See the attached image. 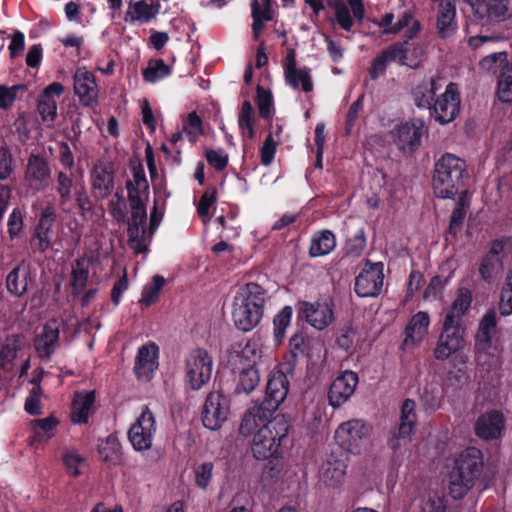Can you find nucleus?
<instances>
[{
  "mask_svg": "<svg viewBox=\"0 0 512 512\" xmlns=\"http://www.w3.org/2000/svg\"><path fill=\"white\" fill-rule=\"evenodd\" d=\"M268 299L267 290L257 283L249 282L239 287L233 300L232 319L235 326L244 332L255 328L263 317Z\"/></svg>",
  "mask_w": 512,
  "mask_h": 512,
  "instance_id": "1",
  "label": "nucleus"
},
{
  "mask_svg": "<svg viewBox=\"0 0 512 512\" xmlns=\"http://www.w3.org/2000/svg\"><path fill=\"white\" fill-rule=\"evenodd\" d=\"M472 293L467 288H460L452 304L451 311L446 315L443 331L434 350L435 358L445 360L462 348L464 339L461 333V318L469 310Z\"/></svg>",
  "mask_w": 512,
  "mask_h": 512,
  "instance_id": "2",
  "label": "nucleus"
},
{
  "mask_svg": "<svg viewBox=\"0 0 512 512\" xmlns=\"http://www.w3.org/2000/svg\"><path fill=\"white\" fill-rule=\"evenodd\" d=\"M436 82L431 79L418 86V108H427L431 118L441 125L451 123L460 112L461 94L456 83L450 82L441 95L436 97Z\"/></svg>",
  "mask_w": 512,
  "mask_h": 512,
  "instance_id": "3",
  "label": "nucleus"
},
{
  "mask_svg": "<svg viewBox=\"0 0 512 512\" xmlns=\"http://www.w3.org/2000/svg\"><path fill=\"white\" fill-rule=\"evenodd\" d=\"M469 180L466 161L454 154L445 153L434 166L432 188L440 199H455L461 189L467 187Z\"/></svg>",
  "mask_w": 512,
  "mask_h": 512,
  "instance_id": "4",
  "label": "nucleus"
},
{
  "mask_svg": "<svg viewBox=\"0 0 512 512\" xmlns=\"http://www.w3.org/2000/svg\"><path fill=\"white\" fill-rule=\"evenodd\" d=\"M484 470V454L481 449L470 446L455 458L449 474V493L455 500L462 499L475 485Z\"/></svg>",
  "mask_w": 512,
  "mask_h": 512,
  "instance_id": "5",
  "label": "nucleus"
},
{
  "mask_svg": "<svg viewBox=\"0 0 512 512\" xmlns=\"http://www.w3.org/2000/svg\"><path fill=\"white\" fill-rule=\"evenodd\" d=\"M289 423L284 415L273 417L264 427L253 433L251 450L253 456L258 460H275L276 466L282 455V442L287 438Z\"/></svg>",
  "mask_w": 512,
  "mask_h": 512,
  "instance_id": "6",
  "label": "nucleus"
},
{
  "mask_svg": "<svg viewBox=\"0 0 512 512\" xmlns=\"http://www.w3.org/2000/svg\"><path fill=\"white\" fill-rule=\"evenodd\" d=\"M213 360L204 348L192 349L184 358V383L192 390H200L211 379Z\"/></svg>",
  "mask_w": 512,
  "mask_h": 512,
  "instance_id": "7",
  "label": "nucleus"
},
{
  "mask_svg": "<svg viewBox=\"0 0 512 512\" xmlns=\"http://www.w3.org/2000/svg\"><path fill=\"white\" fill-rule=\"evenodd\" d=\"M371 427L361 419L341 423L335 431L338 445L347 452L358 455L369 446Z\"/></svg>",
  "mask_w": 512,
  "mask_h": 512,
  "instance_id": "8",
  "label": "nucleus"
},
{
  "mask_svg": "<svg viewBox=\"0 0 512 512\" xmlns=\"http://www.w3.org/2000/svg\"><path fill=\"white\" fill-rule=\"evenodd\" d=\"M230 415V399L221 391L210 392L205 400L202 422L210 430H219Z\"/></svg>",
  "mask_w": 512,
  "mask_h": 512,
  "instance_id": "9",
  "label": "nucleus"
},
{
  "mask_svg": "<svg viewBox=\"0 0 512 512\" xmlns=\"http://www.w3.org/2000/svg\"><path fill=\"white\" fill-rule=\"evenodd\" d=\"M155 433V416L148 407H145L129 429V441L135 450L145 451L151 448Z\"/></svg>",
  "mask_w": 512,
  "mask_h": 512,
  "instance_id": "10",
  "label": "nucleus"
},
{
  "mask_svg": "<svg viewBox=\"0 0 512 512\" xmlns=\"http://www.w3.org/2000/svg\"><path fill=\"white\" fill-rule=\"evenodd\" d=\"M474 434L481 440L500 439L506 430V418L502 411L489 409L482 413L473 426Z\"/></svg>",
  "mask_w": 512,
  "mask_h": 512,
  "instance_id": "11",
  "label": "nucleus"
},
{
  "mask_svg": "<svg viewBox=\"0 0 512 512\" xmlns=\"http://www.w3.org/2000/svg\"><path fill=\"white\" fill-rule=\"evenodd\" d=\"M384 266L381 262H367L355 279V292L360 297H375L382 290L384 282Z\"/></svg>",
  "mask_w": 512,
  "mask_h": 512,
  "instance_id": "12",
  "label": "nucleus"
},
{
  "mask_svg": "<svg viewBox=\"0 0 512 512\" xmlns=\"http://www.w3.org/2000/svg\"><path fill=\"white\" fill-rule=\"evenodd\" d=\"M330 6L334 10L335 22L344 31H350L355 22L362 23L365 18L363 0H333Z\"/></svg>",
  "mask_w": 512,
  "mask_h": 512,
  "instance_id": "13",
  "label": "nucleus"
},
{
  "mask_svg": "<svg viewBox=\"0 0 512 512\" xmlns=\"http://www.w3.org/2000/svg\"><path fill=\"white\" fill-rule=\"evenodd\" d=\"M73 88L80 103L86 107H93L98 102L99 88L95 75L85 66L78 67L73 76Z\"/></svg>",
  "mask_w": 512,
  "mask_h": 512,
  "instance_id": "14",
  "label": "nucleus"
},
{
  "mask_svg": "<svg viewBox=\"0 0 512 512\" xmlns=\"http://www.w3.org/2000/svg\"><path fill=\"white\" fill-rule=\"evenodd\" d=\"M277 409L271 405H267L265 402L254 403L245 412L239 431L243 436H250L256 433L269 421H272V416Z\"/></svg>",
  "mask_w": 512,
  "mask_h": 512,
  "instance_id": "15",
  "label": "nucleus"
},
{
  "mask_svg": "<svg viewBox=\"0 0 512 512\" xmlns=\"http://www.w3.org/2000/svg\"><path fill=\"white\" fill-rule=\"evenodd\" d=\"M357 373L347 370L340 374L331 384L328 402L333 408L344 405L354 394L358 384Z\"/></svg>",
  "mask_w": 512,
  "mask_h": 512,
  "instance_id": "16",
  "label": "nucleus"
},
{
  "mask_svg": "<svg viewBox=\"0 0 512 512\" xmlns=\"http://www.w3.org/2000/svg\"><path fill=\"white\" fill-rule=\"evenodd\" d=\"M56 211L51 205L45 207L35 227L34 239L40 252H45L56 241Z\"/></svg>",
  "mask_w": 512,
  "mask_h": 512,
  "instance_id": "17",
  "label": "nucleus"
},
{
  "mask_svg": "<svg viewBox=\"0 0 512 512\" xmlns=\"http://www.w3.org/2000/svg\"><path fill=\"white\" fill-rule=\"evenodd\" d=\"M298 313L317 330H323L333 321V310L326 302H301Z\"/></svg>",
  "mask_w": 512,
  "mask_h": 512,
  "instance_id": "18",
  "label": "nucleus"
},
{
  "mask_svg": "<svg viewBox=\"0 0 512 512\" xmlns=\"http://www.w3.org/2000/svg\"><path fill=\"white\" fill-rule=\"evenodd\" d=\"M158 357L159 349L155 343L150 342L139 348L134 365L139 380L147 382L153 378L159 366Z\"/></svg>",
  "mask_w": 512,
  "mask_h": 512,
  "instance_id": "19",
  "label": "nucleus"
},
{
  "mask_svg": "<svg viewBox=\"0 0 512 512\" xmlns=\"http://www.w3.org/2000/svg\"><path fill=\"white\" fill-rule=\"evenodd\" d=\"M473 11L481 20L504 22L512 18V0H479Z\"/></svg>",
  "mask_w": 512,
  "mask_h": 512,
  "instance_id": "20",
  "label": "nucleus"
},
{
  "mask_svg": "<svg viewBox=\"0 0 512 512\" xmlns=\"http://www.w3.org/2000/svg\"><path fill=\"white\" fill-rule=\"evenodd\" d=\"M497 314L494 309H488L480 319L475 335L476 349L488 353L493 348V338L497 334Z\"/></svg>",
  "mask_w": 512,
  "mask_h": 512,
  "instance_id": "21",
  "label": "nucleus"
},
{
  "mask_svg": "<svg viewBox=\"0 0 512 512\" xmlns=\"http://www.w3.org/2000/svg\"><path fill=\"white\" fill-rule=\"evenodd\" d=\"M64 92V86L59 82L49 84L40 95L37 111L42 121L53 123L57 117V98Z\"/></svg>",
  "mask_w": 512,
  "mask_h": 512,
  "instance_id": "22",
  "label": "nucleus"
},
{
  "mask_svg": "<svg viewBox=\"0 0 512 512\" xmlns=\"http://www.w3.org/2000/svg\"><path fill=\"white\" fill-rule=\"evenodd\" d=\"M132 216L128 224L129 246L135 253H143L146 250L144 243V223L146 220V205L131 207Z\"/></svg>",
  "mask_w": 512,
  "mask_h": 512,
  "instance_id": "23",
  "label": "nucleus"
},
{
  "mask_svg": "<svg viewBox=\"0 0 512 512\" xmlns=\"http://www.w3.org/2000/svg\"><path fill=\"white\" fill-rule=\"evenodd\" d=\"M34 281V274L30 265L21 261L6 277L7 291L17 297L26 293L29 285Z\"/></svg>",
  "mask_w": 512,
  "mask_h": 512,
  "instance_id": "24",
  "label": "nucleus"
},
{
  "mask_svg": "<svg viewBox=\"0 0 512 512\" xmlns=\"http://www.w3.org/2000/svg\"><path fill=\"white\" fill-rule=\"evenodd\" d=\"M289 381L287 376L280 370L273 371L266 386V395L263 400L268 406L278 409L288 394Z\"/></svg>",
  "mask_w": 512,
  "mask_h": 512,
  "instance_id": "25",
  "label": "nucleus"
},
{
  "mask_svg": "<svg viewBox=\"0 0 512 512\" xmlns=\"http://www.w3.org/2000/svg\"><path fill=\"white\" fill-rule=\"evenodd\" d=\"M58 340L59 326L57 321L53 320L45 324L35 338L34 346L39 357L49 359L58 346Z\"/></svg>",
  "mask_w": 512,
  "mask_h": 512,
  "instance_id": "26",
  "label": "nucleus"
},
{
  "mask_svg": "<svg viewBox=\"0 0 512 512\" xmlns=\"http://www.w3.org/2000/svg\"><path fill=\"white\" fill-rule=\"evenodd\" d=\"M456 0H442L438 3L437 31L442 39L450 37L457 29Z\"/></svg>",
  "mask_w": 512,
  "mask_h": 512,
  "instance_id": "27",
  "label": "nucleus"
},
{
  "mask_svg": "<svg viewBox=\"0 0 512 512\" xmlns=\"http://www.w3.org/2000/svg\"><path fill=\"white\" fill-rule=\"evenodd\" d=\"M126 188L130 207L145 205V201L148 199L149 184L141 166L133 168V179L126 183Z\"/></svg>",
  "mask_w": 512,
  "mask_h": 512,
  "instance_id": "28",
  "label": "nucleus"
},
{
  "mask_svg": "<svg viewBox=\"0 0 512 512\" xmlns=\"http://www.w3.org/2000/svg\"><path fill=\"white\" fill-rule=\"evenodd\" d=\"M346 464L333 455L329 456L319 468V479L328 487L340 485L346 475Z\"/></svg>",
  "mask_w": 512,
  "mask_h": 512,
  "instance_id": "29",
  "label": "nucleus"
},
{
  "mask_svg": "<svg viewBox=\"0 0 512 512\" xmlns=\"http://www.w3.org/2000/svg\"><path fill=\"white\" fill-rule=\"evenodd\" d=\"M95 392L83 390L77 392L74 397L71 411V420L75 424H84L88 422L90 415L94 411Z\"/></svg>",
  "mask_w": 512,
  "mask_h": 512,
  "instance_id": "30",
  "label": "nucleus"
},
{
  "mask_svg": "<svg viewBox=\"0 0 512 512\" xmlns=\"http://www.w3.org/2000/svg\"><path fill=\"white\" fill-rule=\"evenodd\" d=\"M90 265V260L84 257L76 259L72 264L70 286L74 296L84 293L89 281Z\"/></svg>",
  "mask_w": 512,
  "mask_h": 512,
  "instance_id": "31",
  "label": "nucleus"
},
{
  "mask_svg": "<svg viewBox=\"0 0 512 512\" xmlns=\"http://www.w3.org/2000/svg\"><path fill=\"white\" fill-rule=\"evenodd\" d=\"M272 3L273 0H261V3L259 0L251 1L252 30L255 38L262 32L264 22L273 19Z\"/></svg>",
  "mask_w": 512,
  "mask_h": 512,
  "instance_id": "32",
  "label": "nucleus"
},
{
  "mask_svg": "<svg viewBox=\"0 0 512 512\" xmlns=\"http://www.w3.org/2000/svg\"><path fill=\"white\" fill-rule=\"evenodd\" d=\"M416 424V403L412 399H406L402 405L400 424L398 429L399 437L412 440Z\"/></svg>",
  "mask_w": 512,
  "mask_h": 512,
  "instance_id": "33",
  "label": "nucleus"
},
{
  "mask_svg": "<svg viewBox=\"0 0 512 512\" xmlns=\"http://www.w3.org/2000/svg\"><path fill=\"white\" fill-rule=\"evenodd\" d=\"M49 176L50 170L47 162L37 155H31L28 159L26 169V180L30 185L32 187H38L42 185Z\"/></svg>",
  "mask_w": 512,
  "mask_h": 512,
  "instance_id": "34",
  "label": "nucleus"
},
{
  "mask_svg": "<svg viewBox=\"0 0 512 512\" xmlns=\"http://www.w3.org/2000/svg\"><path fill=\"white\" fill-rule=\"evenodd\" d=\"M415 35L416 24H413L409 29V33L406 35L405 40L390 47H398L399 49L394 51L395 60H398L401 65L409 66L411 68H414L415 66L414 60L416 58V45L415 43H410L409 41L412 40Z\"/></svg>",
  "mask_w": 512,
  "mask_h": 512,
  "instance_id": "35",
  "label": "nucleus"
},
{
  "mask_svg": "<svg viewBox=\"0 0 512 512\" xmlns=\"http://www.w3.org/2000/svg\"><path fill=\"white\" fill-rule=\"evenodd\" d=\"M59 421L54 416H49L43 419H36L31 422L33 430V437L31 443H46L56 433Z\"/></svg>",
  "mask_w": 512,
  "mask_h": 512,
  "instance_id": "36",
  "label": "nucleus"
},
{
  "mask_svg": "<svg viewBox=\"0 0 512 512\" xmlns=\"http://www.w3.org/2000/svg\"><path fill=\"white\" fill-rule=\"evenodd\" d=\"M114 187L112 168L105 164L96 165L93 171V188L98 191L101 197L110 194Z\"/></svg>",
  "mask_w": 512,
  "mask_h": 512,
  "instance_id": "37",
  "label": "nucleus"
},
{
  "mask_svg": "<svg viewBox=\"0 0 512 512\" xmlns=\"http://www.w3.org/2000/svg\"><path fill=\"white\" fill-rule=\"evenodd\" d=\"M23 345L22 337L12 335L5 340L0 349V370L9 371L12 369L13 361Z\"/></svg>",
  "mask_w": 512,
  "mask_h": 512,
  "instance_id": "38",
  "label": "nucleus"
},
{
  "mask_svg": "<svg viewBox=\"0 0 512 512\" xmlns=\"http://www.w3.org/2000/svg\"><path fill=\"white\" fill-rule=\"evenodd\" d=\"M259 382L258 369L254 365H249L239 371L235 392L249 394L259 385Z\"/></svg>",
  "mask_w": 512,
  "mask_h": 512,
  "instance_id": "39",
  "label": "nucleus"
},
{
  "mask_svg": "<svg viewBox=\"0 0 512 512\" xmlns=\"http://www.w3.org/2000/svg\"><path fill=\"white\" fill-rule=\"evenodd\" d=\"M416 125L414 122L401 124L397 130V146L405 154H413L416 151Z\"/></svg>",
  "mask_w": 512,
  "mask_h": 512,
  "instance_id": "40",
  "label": "nucleus"
},
{
  "mask_svg": "<svg viewBox=\"0 0 512 512\" xmlns=\"http://www.w3.org/2000/svg\"><path fill=\"white\" fill-rule=\"evenodd\" d=\"M336 246V239L332 232L324 230L312 238L310 255L319 257L329 254Z\"/></svg>",
  "mask_w": 512,
  "mask_h": 512,
  "instance_id": "41",
  "label": "nucleus"
},
{
  "mask_svg": "<svg viewBox=\"0 0 512 512\" xmlns=\"http://www.w3.org/2000/svg\"><path fill=\"white\" fill-rule=\"evenodd\" d=\"M255 111L249 101H244L238 114V126L243 139L254 137Z\"/></svg>",
  "mask_w": 512,
  "mask_h": 512,
  "instance_id": "42",
  "label": "nucleus"
},
{
  "mask_svg": "<svg viewBox=\"0 0 512 512\" xmlns=\"http://www.w3.org/2000/svg\"><path fill=\"white\" fill-rule=\"evenodd\" d=\"M285 82L294 90H302L305 93H309L313 90L314 85L310 71L306 68L295 69L292 73V77H288V72L284 73Z\"/></svg>",
  "mask_w": 512,
  "mask_h": 512,
  "instance_id": "43",
  "label": "nucleus"
},
{
  "mask_svg": "<svg viewBox=\"0 0 512 512\" xmlns=\"http://www.w3.org/2000/svg\"><path fill=\"white\" fill-rule=\"evenodd\" d=\"M62 461L70 476H79L85 464V458L76 448H65L62 453Z\"/></svg>",
  "mask_w": 512,
  "mask_h": 512,
  "instance_id": "44",
  "label": "nucleus"
},
{
  "mask_svg": "<svg viewBox=\"0 0 512 512\" xmlns=\"http://www.w3.org/2000/svg\"><path fill=\"white\" fill-rule=\"evenodd\" d=\"M398 49V47L388 48L373 59L369 70L371 79L376 80L385 74L389 63L395 60L394 51H397Z\"/></svg>",
  "mask_w": 512,
  "mask_h": 512,
  "instance_id": "45",
  "label": "nucleus"
},
{
  "mask_svg": "<svg viewBox=\"0 0 512 512\" xmlns=\"http://www.w3.org/2000/svg\"><path fill=\"white\" fill-rule=\"evenodd\" d=\"M182 130L190 143H196L204 132L202 120L196 112L189 113L183 120Z\"/></svg>",
  "mask_w": 512,
  "mask_h": 512,
  "instance_id": "46",
  "label": "nucleus"
},
{
  "mask_svg": "<svg viewBox=\"0 0 512 512\" xmlns=\"http://www.w3.org/2000/svg\"><path fill=\"white\" fill-rule=\"evenodd\" d=\"M267 351V347L264 346L259 337H253L248 340L242 348L241 355L247 361L257 364L264 356Z\"/></svg>",
  "mask_w": 512,
  "mask_h": 512,
  "instance_id": "47",
  "label": "nucleus"
},
{
  "mask_svg": "<svg viewBox=\"0 0 512 512\" xmlns=\"http://www.w3.org/2000/svg\"><path fill=\"white\" fill-rule=\"evenodd\" d=\"M156 12L152 5L139 1L134 5L129 6L127 11V17L130 18L131 22L146 23L154 18Z\"/></svg>",
  "mask_w": 512,
  "mask_h": 512,
  "instance_id": "48",
  "label": "nucleus"
},
{
  "mask_svg": "<svg viewBox=\"0 0 512 512\" xmlns=\"http://www.w3.org/2000/svg\"><path fill=\"white\" fill-rule=\"evenodd\" d=\"M293 310L290 306H285L274 318V337L276 343H281L285 337L286 330L292 319Z\"/></svg>",
  "mask_w": 512,
  "mask_h": 512,
  "instance_id": "49",
  "label": "nucleus"
},
{
  "mask_svg": "<svg viewBox=\"0 0 512 512\" xmlns=\"http://www.w3.org/2000/svg\"><path fill=\"white\" fill-rule=\"evenodd\" d=\"M470 376L466 369L457 368L450 370L443 382L446 389H450L453 392L461 390L469 382Z\"/></svg>",
  "mask_w": 512,
  "mask_h": 512,
  "instance_id": "50",
  "label": "nucleus"
},
{
  "mask_svg": "<svg viewBox=\"0 0 512 512\" xmlns=\"http://www.w3.org/2000/svg\"><path fill=\"white\" fill-rule=\"evenodd\" d=\"M171 73V68L162 60H156L154 63H151L143 73L144 79L150 83H156Z\"/></svg>",
  "mask_w": 512,
  "mask_h": 512,
  "instance_id": "51",
  "label": "nucleus"
},
{
  "mask_svg": "<svg viewBox=\"0 0 512 512\" xmlns=\"http://www.w3.org/2000/svg\"><path fill=\"white\" fill-rule=\"evenodd\" d=\"M499 311L502 316L512 314V268L507 273L505 283L501 290Z\"/></svg>",
  "mask_w": 512,
  "mask_h": 512,
  "instance_id": "52",
  "label": "nucleus"
},
{
  "mask_svg": "<svg viewBox=\"0 0 512 512\" xmlns=\"http://www.w3.org/2000/svg\"><path fill=\"white\" fill-rule=\"evenodd\" d=\"M164 283L165 279L162 276L155 275L152 278V282L144 287L141 294L140 302L142 304H145L146 306H149L152 303H154L157 300L159 293L164 286Z\"/></svg>",
  "mask_w": 512,
  "mask_h": 512,
  "instance_id": "53",
  "label": "nucleus"
},
{
  "mask_svg": "<svg viewBox=\"0 0 512 512\" xmlns=\"http://www.w3.org/2000/svg\"><path fill=\"white\" fill-rule=\"evenodd\" d=\"M213 468L211 462H204L194 467V483L198 488L207 489L212 479Z\"/></svg>",
  "mask_w": 512,
  "mask_h": 512,
  "instance_id": "54",
  "label": "nucleus"
},
{
  "mask_svg": "<svg viewBox=\"0 0 512 512\" xmlns=\"http://www.w3.org/2000/svg\"><path fill=\"white\" fill-rule=\"evenodd\" d=\"M99 454L103 461L115 464L119 461L120 457L119 444L114 439L108 438L99 446Z\"/></svg>",
  "mask_w": 512,
  "mask_h": 512,
  "instance_id": "55",
  "label": "nucleus"
},
{
  "mask_svg": "<svg viewBox=\"0 0 512 512\" xmlns=\"http://www.w3.org/2000/svg\"><path fill=\"white\" fill-rule=\"evenodd\" d=\"M257 105L262 118H269L274 113L272 95L261 86L257 87Z\"/></svg>",
  "mask_w": 512,
  "mask_h": 512,
  "instance_id": "56",
  "label": "nucleus"
},
{
  "mask_svg": "<svg viewBox=\"0 0 512 512\" xmlns=\"http://www.w3.org/2000/svg\"><path fill=\"white\" fill-rule=\"evenodd\" d=\"M24 228L23 212L19 208H14L9 214L7 220V231L11 240L18 238Z\"/></svg>",
  "mask_w": 512,
  "mask_h": 512,
  "instance_id": "57",
  "label": "nucleus"
},
{
  "mask_svg": "<svg viewBox=\"0 0 512 512\" xmlns=\"http://www.w3.org/2000/svg\"><path fill=\"white\" fill-rule=\"evenodd\" d=\"M14 159L10 148L4 144H0V180L8 179L13 173Z\"/></svg>",
  "mask_w": 512,
  "mask_h": 512,
  "instance_id": "58",
  "label": "nucleus"
},
{
  "mask_svg": "<svg viewBox=\"0 0 512 512\" xmlns=\"http://www.w3.org/2000/svg\"><path fill=\"white\" fill-rule=\"evenodd\" d=\"M20 90H26L25 85H14L11 87L1 85L0 86V109L7 110L12 105L17 97V93Z\"/></svg>",
  "mask_w": 512,
  "mask_h": 512,
  "instance_id": "59",
  "label": "nucleus"
},
{
  "mask_svg": "<svg viewBox=\"0 0 512 512\" xmlns=\"http://www.w3.org/2000/svg\"><path fill=\"white\" fill-rule=\"evenodd\" d=\"M366 247V237L364 229L360 228L346 243L347 253L357 257L361 255Z\"/></svg>",
  "mask_w": 512,
  "mask_h": 512,
  "instance_id": "60",
  "label": "nucleus"
},
{
  "mask_svg": "<svg viewBox=\"0 0 512 512\" xmlns=\"http://www.w3.org/2000/svg\"><path fill=\"white\" fill-rule=\"evenodd\" d=\"M501 266V259L492 258L485 254L481 260L479 273L485 281H490Z\"/></svg>",
  "mask_w": 512,
  "mask_h": 512,
  "instance_id": "61",
  "label": "nucleus"
},
{
  "mask_svg": "<svg viewBox=\"0 0 512 512\" xmlns=\"http://www.w3.org/2000/svg\"><path fill=\"white\" fill-rule=\"evenodd\" d=\"M216 201V193L213 190H207L201 196L200 201L197 206V212L199 216L202 218L204 223L208 222L210 219L209 210L211 206Z\"/></svg>",
  "mask_w": 512,
  "mask_h": 512,
  "instance_id": "62",
  "label": "nucleus"
},
{
  "mask_svg": "<svg viewBox=\"0 0 512 512\" xmlns=\"http://www.w3.org/2000/svg\"><path fill=\"white\" fill-rule=\"evenodd\" d=\"M276 147L277 141L274 139L272 134H269L260 148L261 163L264 166H269L274 160Z\"/></svg>",
  "mask_w": 512,
  "mask_h": 512,
  "instance_id": "63",
  "label": "nucleus"
},
{
  "mask_svg": "<svg viewBox=\"0 0 512 512\" xmlns=\"http://www.w3.org/2000/svg\"><path fill=\"white\" fill-rule=\"evenodd\" d=\"M41 393V387L39 385H34L25 401V411L27 413L31 415H38L41 413Z\"/></svg>",
  "mask_w": 512,
  "mask_h": 512,
  "instance_id": "64",
  "label": "nucleus"
}]
</instances>
